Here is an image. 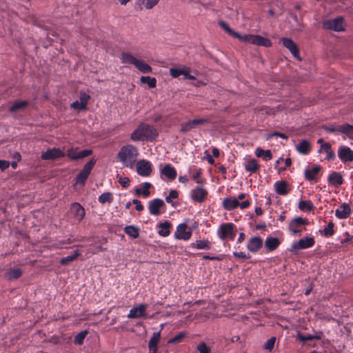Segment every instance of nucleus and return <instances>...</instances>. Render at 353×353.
I'll list each match as a JSON object with an SVG mask.
<instances>
[{
	"label": "nucleus",
	"mask_w": 353,
	"mask_h": 353,
	"mask_svg": "<svg viewBox=\"0 0 353 353\" xmlns=\"http://www.w3.org/2000/svg\"><path fill=\"white\" fill-rule=\"evenodd\" d=\"M92 153V150H83L78 152V157H75V158H79V159L85 158Z\"/></svg>",
	"instance_id": "obj_62"
},
{
	"label": "nucleus",
	"mask_w": 353,
	"mask_h": 353,
	"mask_svg": "<svg viewBox=\"0 0 353 353\" xmlns=\"http://www.w3.org/2000/svg\"><path fill=\"white\" fill-rule=\"evenodd\" d=\"M255 154L258 157H263L265 161L272 159V154L270 150H264L260 148H257Z\"/></svg>",
	"instance_id": "obj_41"
},
{
	"label": "nucleus",
	"mask_w": 353,
	"mask_h": 353,
	"mask_svg": "<svg viewBox=\"0 0 353 353\" xmlns=\"http://www.w3.org/2000/svg\"><path fill=\"white\" fill-rule=\"evenodd\" d=\"M112 195L110 192H104L101 194L98 198L99 202L103 204L106 202L110 203L112 201Z\"/></svg>",
	"instance_id": "obj_49"
},
{
	"label": "nucleus",
	"mask_w": 353,
	"mask_h": 353,
	"mask_svg": "<svg viewBox=\"0 0 353 353\" xmlns=\"http://www.w3.org/2000/svg\"><path fill=\"white\" fill-rule=\"evenodd\" d=\"M296 338L298 340H299L300 342L303 343V344H305L308 341H312V334H303L301 332H298L296 335Z\"/></svg>",
	"instance_id": "obj_51"
},
{
	"label": "nucleus",
	"mask_w": 353,
	"mask_h": 353,
	"mask_svg": "<svg viewBox=\"0 0 353 353\" xmlns=\"http://www.w3.org/2000/svg\"><path fill=\"white\" fill-rule=\"evenodd\" d=\"M338 157L343 163L353 161V150L348 146L341 145L338 150Z\"/></svg>",
	"instance_id": "obj_13"
},
{
	"label": "nucleus",
	"mask_w": 353,
	"mask_h": 353,
	"mask_svg": "<svg viewBox=\"0 0 353 353\" xmlns=\"http://www.w3.org/2000/svg\"><path fill=\"white\" fill-rule=\"evenodd\" d=\"M80 102L83 105H85L86 108H87V103H88V100L90 99V95H88V94H86L85 92H82L80 94Z\"/></svg>",
	"instance_id": "obj_60"
},
{
	"label": "nucleus",
	"mask_w": 353,
	"mask_h": 353,
	"mask_svg": "<svg viewBox=\"0 0 353 353\" xmlns=\"http://www.w3.org/2000/svg\"><path fill=\"white\" fill-rule=\"evenodd\" d=\"M280 241L276 237H267L265 246L269 251L275 250L280 245Z\"/></svg>",
	"instance_id": "obj_32"
},
{
	"label": "nucleus",
	"mask_w": 353,
	"mask_h": 353,
	"mask_svg": "<svg viewBox=\"0 0 353 353\" xmlns=\"http://www.w3.org/2000/svg\"><path fill=\"white\" fill-rule=\"evenodd\" d=\"M343 181V175L339 172L334 171L331 172L327 177L328 183L335 187L341 185Z\"/></svg>",
	"instance_id": "obj_22"
},
{
	"label": "nucleus",
	"mask_w": 353,
	"mask_h": 353,
	"mask_svg": "<svg viewBox=\"0 0 353 353\" xmlns=\"http://www.w3.org/2000/svg\"><path fill=\"white\" fill-rule=\"evenodd\" d=\"M138 60L139 59L129 52H123L121 54V63L125 64H132L135 66Z\"/></svg>",
	"instance_id": "obj_33"
},
{
	"label": "nucleus",
	"mask_w": 353,
	"mask_h": 353,
	"mask_svg": "<svg viewBox=\"0 0 353 353\" xmlns=\"http://www.w3.org/2000/svg\"><path fill=\"white\" fill-rule=\"evenodd\" d=\"M299 208L302 211H312L314 206L310 200H301L299 203Z\"/></svg>",
	"instance_id": "obj_40"
},
{
	"label": "nucleus",
	"mask_w": 353,
	"mask_h": 353,
	"mask_svg": "<svg viewBox=\"0 0 353 353\" xmlns=\"http://www.w3.org/2000/svg\"><path fill=\"white\" fill-rule=\"evenodd\" d=\"M263 246V239L260 236H253L247 242V249L251 252L256 253Z\"/></svg>",
	"instance_id": "obj_18"
},
{
	"label": "nucleus",
	"mask_w": 353,
	"mask_h": 353,
	"mask_svg": "<svg viewBox=\"0 0 353 353\" xmlns=\"http://www.w3.org/2000/svg\"><path fill=\"white\" fill-rule=\"evenodd\" d=\"M239 201L235 198H225L223 201V207L225 210H232L239 207Z\"/></svg>",
	"instance_id": "obj_30"
},
{
	"label": "nucleus",
	"mask_w": 353,
	"mask_h": 353,
	"mask_svg": "<svg viewBox=\"0 0 353 353\" xmlns=\"http://www.w3.org/2000/svg\"><path fill=\"white\" fill-rule=\"evenodd\" d=\"M296 151L301 154H307L311 151V145L306 139L301 140L296 147Z\"/></svg>",
	"instance_id": "obj_26"
},
{
	"label": "nucleus",
	"mask_w": 353,
	"mask_h": 353,
	"mask_svg": "<svg viewBox=\"0 0 353 353\" xmlns=\"http://www.w3.org/2000/svg\"><path fill=\"white\" fill-rule=\"evenodd\" d=\"M179 196V193L176 190H172L169 192V195L165 197V201L170 203L173 207H175V203L172 201V199H176Z\"/></svg>",
	"instance_id": "obj_48"
},
{
	"label": "nucleus",
	"mask_w": 353,
	"mask_h": 353,
	"mask_svg": "<svg viewBox=\"0 0 353 353\" xmlns=\"http://www.w3.org/2000/svg\"><path fill=\"white\" fill-rule=\"evenodd\" d=\"M192 234L191 228L185 223H182L176 226L174 236L178 240L188 241L190 239Z\"/></svg>",
	"instance_id": "obj_8"
},
{
	"label": "nucleus",
	"mask_w": 353,
	"mask_h": 353,
	"mask_svg": "<svg viewBox=\"0 0 353 353\" xmlns=\"http://www.w3.org/2000/svg\"><path fill=\"white\" fill-rule=\"evenodd\" d=\"M80 255V252L79 250H76L74 252V253L71 255L67 256L65 257H63L60 260V264L62 265H66L69 264L70 263L74 261L77 257Z\"/></svg>",
	"instance_id": "obj_42"
},
{
	"label": "nucleus",
	"mask_w": 353,
	"mask_h": 353,
	"mask_svg": "<svg viewBox=\"0 0 353 353\" xmlns=\"http://www.w3.org/2000/svg\"><path fill=\"white\" fill-rule=\"evenodd\" d=\"M165 207L164 201L161 199H154L148 202V210L150 214L158 216L162 214L161 208Z\"/></svg>",
	"instance_id": "obj_10"
},
{
	"label": "nucleus",
	"mask_w": 353,
	"mask_h": 353,
	"mask_svg": "<svg viewBox=\"0 0 353 353\" xmlns=\"http://www.w3.org/2000/svg\"><path fill=\"white\" fill-rule=\"evenodd\" d=\"M315 244L314 236H305L300 239L297 242L294 243L290 248V251L293 253H298L301 250H305L313 247Z\"/></svg>",
	"instance_id": "obj_6"
},
{
	"label": "nucleus",
	"mask_w": 353,
	"mask_h": 353,
	"mask_svg": "<svg viewBox=\"0 0 353 353\" xmlns=\"http://www.w3.org/2000/svg\"><path fill=\"white\" fill-rule=\"evenodd\" d=\"M96 163V160L94 159H90L88 162H87L81 170L82 172L88 174V175L90 174L94 165Z\"/></svg>",
	"instance_id": "obj_50"
},
{
	"label": "nucleus",
	"mask_w": 353,
	"mask_h": 353,
	"mask_svg": "<svg viewBox=\"0 0 353 353\" xmlns=\"http://www.w3.org/2000/svg\"><path fill=\"white\" fill-rule=\"evenodd\" d=\"M70 210L74 219L79 222L82 221L85 216V209L79 203H72L71 204Z\"/></svg>",
	"instance_id": "obj_17"
},
{
	"label": "nucleus",
	"mask_w": 353,
	"mask_h": 353,
	"mask_svg": "<svg viewBox=\"0 0 353 353\" xmlns=\"http://www.w3.org/2000/svg\"><path fill=\"white\" fill-rule=\"evenodd\" d=\"M236 225L233 223H225L220 225L217 235L219 238L222 240L233 241L236 236Z\"/></svg>",
	"instance_id": "obj_3"
},
{
	"label": "nucleus",
	"mask_w": 353,
	"mask_h": 353,
	"mask_svg": "<svg viewBox=\"0 0 353 353\" xmlns=\"http://www.w3.org/2000/svg\"><path fill=\"white\" fill-rule=\"evenodd\" d=\"M197 350L200 353H210V349L207 346L205 343H201L197 346Z\"/></svg>",
	"instance_id": "obj_59"
},
{
	"label": "nucleus",
	"mask_w": 353,
	"mask_h": 353,
	"mask_svg": "<svg viewBox=\"0 0 353 353\" xmlns=\"http://www.w3.org/2000/svg\"><path fill=\"white\" fill-rule=\"evenodd\" d=\"M274 186L276 192L279 195L285 196L289 193L288 183L285 181H278Z\"/></svg>",
	"instance_id": "obj_25"
},
{
	"label": "nucleus",
	"mask_w": 353,
	"mask_h": 353,
	"mask_svg": "<svg viewBox=\"0 0 353 353\" xmlns=\"http://www.w3.org/2000/svg\"><path fill=\"white\" fill-rule=\"evenodd\" d=\"M187 69L184 68H171L170 69V74L173 78H178L180 75H184Z\"/></svg>",
	"instance_id": "obj_47"
},
{
	"label": "nucleus",
	"mask_w": 353,
	"mask_h": 353,
	"mask_svg": "<svg viewBox=\"0 0 353 353\" xmlns=\"http://www.w3.org/2000/svg\"><path fill=\"white\" fill-rule=\"evenodd\" d=\"M201 170L199 169L192 174V179L199 184H203L205 183V180L201 177Z\"/></svg>",
	"instance_id": "obj_54"
},
{
	"label": "nucleus",
	"mask_w": 353,
	"mask_h": 353,
	"mask_svg": "<svg viewBox=\"0 0 353 353\" xmlns=\"http://www.w3.org/2000/svg\"><path fill=\"white\" fill-rule=\"evenodd\" d=\"M73 241H74L71 238H68L66 239L57 241L54 244V247L58 249H61L64 248L65 245L71 244Z\"/></svg>",
	"instance_id": "obj_55"
},
{
	"label": "nucleus",
	"mask_w": 353,
	"mask_h": 353,
	"mask_svg": "<svg viewBox=\"0 0 353 353\" xmlns=\"http://www.w3.org/2000/svg\"><path fill=\"white\" fill-rule=\"evenodd\" d=\"M185 332H179L175 336L170 339L168 340V343H178L181 342L183 339L185 337Z\"/></svg>",
	"instance_id": "obj_53"
},
{
	"label": "nucleus",
	"mask_w": 353,
	"mask_h": 353,
	"mask_svg": "<svg viewBox=\"0 0 353 353\" xmlns=\"http://www.w3.org/2000/svg\"><path fill=\"white\" fill-rule=\"evenodd\" d=\"M275 342H276V337L275 336L271 337L264 344L263 348L268 350L269 352H271L274 348Z\"/></svg>",
	"instance_id": "obj_56"
},
{
	"label": "nucleus",
	"mask_w": 353,
	"mask_h": 353,
	"mask_svg": "<svg viewBox=\"0 0 353 353\" xmlns=\"http://www.w3.org/2000/svg\"><path fill=\"white\" fill-rule=\"evenodd\" d=\"M334 223L330 221L327 225L322 231H321V234L325 237H330L333 236L334 234Z\"/></svg>",
	"instance_id": "obj_44"
},
{
	"label": "nucleus",
	"mask_w": 353,
	"mask_h": 353,
	"mask_svg": "<svg viewBox=\"0 0 353 353\" xmlns=\"http://www.w3.org/2000/svg\"><path fill=\"white\" fill-rule=\"evenodd\" d=\"M29 105V101L26 100L16 101L9 108L10 112H14L17 110H23Z\"/></svg>",
	"instance_id": "obj_35"
},
{
	"label": "nucleus",
	"mask_w": 353,
	"mask_h": 353,
	"mask_svg": "<svg viewBox=\"0 0 353 353\" xmlns=\"http://www.w3.org/2000/svg\"><path fill=\"white\" fill-rule=\"evenodd\" d=\"M281 43L285 48L290 50L294 58L298 60H301L299 48L292 39L283 38L281 39Z\"/></svg>",
	"instance_id": "obj_16"
},
{
	"label": "nucleus",
	"mask_w": 353,
	"mask_h": 353,
	"mask_svg": "<svg viewBox=\"0 0 353 353\" xmlns=\"http://www.w3.org/2000/svg\"><path fill=\"white\" fill-rule=\"evenodd\" d=\"M78 152H79L74 150L72 149H69L67 151L66 155L68 157H69L70 159H71L72 160H78L79 158H75V157H78Z\"/></svg>",
	"instance_id": "obj_61"
},
{
	"label": "nucleus",
	"mask_w": 353,
	"mask_h": 353,
	"mask_svg": "<svg viewBox=\"0 0 353 353\" xmlns=\"http://www.w3.org/2000/svg\"><path fill=\"white\" fill-rule=\"evenodd\" d=\"M88 176L89 175L88 174L81 170L80 172L76 176V183L84 185Z\"/></svg>",
	"instance_id": "obj_52"
},
{
	"label": "nucleus",
	"mask_w": 353,
	"mask_h": 353,
	"mask_svg": "<svg viewBox=\"0 0 353 353\" xmlns=\"http://www.w3.org/2000/svg\"><path fill=\"white\" fill-rule=\"evenodd\" d=\"M219 26L224 30L228 34H230L232 37H234V38L238 39L239 41H241V39L243 37V34H239V32L233 30L232 28H230L228 24L223 21H219Z\"/></svg>",
	"instance_id": "obj_27"
},
{
	"label": "nucleus",
	"mask_w": 353,
	"mask_h": 353,
	"mask_svg": "<svg viewBox=\"0 0 353 353\" xmlns=\"http://www.w3.org/2000/svg\"><path fill=\"white\" fill-rule=\"evenodd\" d=\"M323 129L327 132H339L345 134L350 139H353V125L345 123L341 125H325Z\"/></svg>",
	"instance_id": "obj_4"
},
{
	"label": "nucleus",
	"mask_w": 353,
	"mask_h": 353,
	"mask_svg": "<svg viewBox=\"0 0 353 353\" xmlns=\"http://www.w3.org/2000/svg\"><path fill=\"white\" fill-rule=\"evenodd\" d=\"M219 26L224 30L228 34H230L232 37H234V38L238 39L239 41H241V39L243 37V34H239V32L233 30L232 28H230L228 24L223 21H219Z\"/></svg>",
	"instance_id": "obj_28"
},
{
	"label": "nucleus",
	"mask_w": 353,
	"mask_h": 353,
	"mask_svg": "<svg viewBox=\"0 0 353 353\" xmlns=\"http://www.w3.org/2000/svg\"><path fill=\"white\" fill-rule=\"evenodd\" d=\"M241 41L258 46L270 47L272 46V42L268 38L255 34H243Z\"/></svg>",
	"instance_id": "obj_5"
},
{
	"label": "nucleus",
	"mask_w": 353,
	"mask_h": 353,
	"mask_svg": "<svg viewBox=\"0 0 353 353\" xmlns=\"http://www.w3.org/2000/svg\"><path fill=\"white\" fill-rule=\"evenodd\" d=\"M323 27L326 30L339 32L345 30V23L343 17H339L334 19L324 21Z\"/></svg>",
	"instance_id": "obj_9"
},
{
	"label": "nucleus",
	"mask_w": 353,
	"mask_h": 353,
	"mask_svg": "<svg viewBox=\"0 0 353 353\" xmlns=\"http://www.w3.org/2000/svg\"><path fill=\"white\" fill-rule=\"evenodd\" d=\"M65 157V153L59 148H53L47 150L46 152L41 154V158L43 160H55Z\"/></svg>",
	"instance_id": "obj_15"
},
{
	"label": "nucleus",
	"mask_w": 353,
	"mask_h": 353,
	"mask_svg": "<svg viewBox=\"0 0 353 353\" xmlns=\"http://www.w3.org/2000/svg\"><path fill=\"white\" fill-rule=\"evenodd\" d=\"M308 224V220L301 217L294 218L289 223L288 230L294 235H301L304 225Z\"/></svg>",
	"instance_id": "obj_7"
},
{
	"label": "nucleus",
	"mask_w": 353,
	"mask_h": 353,
	"mask_svg": "<svg viewBox=\"0 0 353 353\" xmlns=\"http://www.w3.org/2000/svg\"><path fill=\"white\" fill-rule=\"evenodd\" d=\"M70 108L74 110H85L87 108L83 105L80 101H75L70 104Z\"/></svg>",
	"instance_id": "obj_58"
},
{
	"label": "nucleus",
	"mask_w": 353,
	"mask_h": 353,
	"mask_svg": "<svg viewBox=\"0 0 353 353\" xmlns=\"http://www.w3.org/2000/svg\"><path fill=\"white\" fill-rule=\"evenodd\" d=\"M124 232L127 235L133 239H137L139 236V228L132 225L125 226Z\"/></svg>",
	"instance_id": "obj_38"
},
{
	"label": "nucleus",
	"mask_w": 353,
	"mask_h": 353,
	"mask_svg": "<svg viewBox=\"0 0 353 353\" xmlns=\"http://www.w3.org/2000/svg\"><path fill=\"white\" fill-rule=\"evenodd\" d=\"M140 81L142 83L148 84L150 88H154L157 86V79L154 77L143 76L141 77Z\"/></svg>",
	"instance_id": "obj_45"
},
{
	"label": "nucleus",
	"mask_w": 353,
	"mask_h": 353,
	"mask_svg": "<svg viewBox=\"0 0 353 353\" xmlns=\"http://www.w3.org/2000/svg\"><path fill=\"white\" fill-rule=\"evenodd\" d=\"M326 152L325 159L327 161H332V160H334L336 158L335 153L332 150V145L330 143H328V142L323 143L322 145H321V148H320V149L319 150V152L321 153V152Z\"/></svg>",
	"instance_id": "obj_24"
},
{
	"label": "nucleus",
	"mask_w": 353,
	"mask_h": 353,
	"mask_svg": "<svg viewBox=\"0 0 353 353\" xmlns=\"http://www.w3.org/2000/svg\"><path fill=\"white\" fill-rule=\"evenodd\" d=\"M152 187V184L149 182H145L141 184V188H137L135 190V194L137 196L142 195L144 198H148L150 195L149 189Z\"/></svg>",
	"instance_id": "obj_29"
},
{
	"label": "nucleus",
	"mask_w": 353,
	"mask_h": 353,
	"mask_svg": "<svg viewBox=\"0 0 353 353\" xmlns=\"http://www.w3.org/2000/svg\"><path fill=\"white\" fill-rule=\"evenodd\" d=\"M208 122L209 119L205 118L190 120L181 125L180 132L181 133H185L192 129L196 128L199 125H203Z\"/></svg>",
	"instance_id": "obj_12"
},
{
	"label": "nucleus",
	"mask_w": 353,
	"mask_h": 353,
	"mask_svg": "<svg viewBox=\"0 0 353 353\" xmlns=\"http://www.w3.org/2000/svg\"><path fill=\"white\" fill-rule=\"evenodd\" d=\"M208 195V191L200 187L196 186L194 189L191 191L192 199L196 202L202 203L205 201Z\"/></svg>",
	"instance_id": "obj_19"
},
{
	"label": "nucleus",
	"mask_w": 353,
	"mask_h": 353,
	"mask_svg": "<svg viewBox=\"0 0 353 353\" xmlns=\"http://www.w3.org/2000/svg\"><path fill=\"white\" fill-rule=\"evenodd\" d=\"M138 148L133 145L127 144L121 148L117 155V159L125 168H133L139 156Z\"/></svg>",
	"instance_id": "obj_1"
},
{
	"label": "nucleus",
	"mask_w": 353,
	"mask_h": 353,
	"mask_svg": "<svg viewBox=\"0 0 353 353\" xmlns=\"http://www.w3.org/2000/svg\"><path fill=\"white\" fill-rule=\"evenodd\" d=\"M5 275L8 280H16L20 278L22 275V270L20 268H10L7 270Z\"/></svg>",
	"instance_id": "obj_34"
},
{
	"label": "nucleus",
	"mask_w": 353,
	"mask_h": 353,
	"mask_svg": "<svg viewBox=\"0 0 353 353\" xmlns=\"http://www.w3.org/2000/svg\"><path fill=\"white\" fill-rule=\"evenodd\" d=\"M159 230L158 234L161 236H168L170 234V228H172V224L166 221L163 223H161L158 225Z\"/></svg>",
	"instance_id": "obj_31"
},
{
	"label": "nucleus",
	"mask_w": 353,
	"mask_h": 353,
	"mask_svg": "<svg viewBox=\"0 0 353 353\" xmlns=\"http://www.w3.org/2000/svg\"><path fill=\"white\" fill-rule=\"evenodd\" d=\"M119 182L123 188H128L130 185V179L128 177H120Z\"/></svg>",
	"instance_id": "obj_63"
},
{
	"label": "nucleus",
	"mask_w": 353,
	"mask_h": 353,
	"mask_svg": "<svg viewBox=\"0 0 353 353\" xmlns=\"http://www.w3.org/2000/svg\"><path fill=\"white\" fill-rule=\"evenodd\" d=\"M245 169L250 173H255L259 169V165L254 159H249L245 164Z\"/></svg>",
	"instance_id": "obj_37"
},
{
	"label": "nucleus",
	"mask_w": 353,
	"mask_h": 353,
	"mask_svg": "<svg viewBox=\"0 0 353 353\" xmlns=\"http://www.w3.org/2000/svg\"><path fill=\"white\" fill-rule=\"evenodd\" d=\"M190 247L198 250H210L211 243L208 240H198L195 243H191Z\"/></svg>",
	"instance_id": "obj_36"
},
{
	"label": "nucleus",
	"mask_w": 353,
	"mask_h": 353,
	"mask_svg": "<svg viewBox=\"0 0 353 353\" xmlns=\"http://www.w3.org/2000/svg\"><path fill=\"white\" fill-rule=\"evenodd\" d=\"M135 67L144 74L150 73L152 72L151 66L141 60H138Z\"/></svg>",
	"instance_id": "obj_39"
},
{
	"label": "nucleus",
	"mask_w": 353,
	"mask_h": 353,
	"mask_svg": "<svg viewBox=\"0 0 353 353\" xmlns=\"http://www.w3.org/2000/svg\"><path fill=\"white\" fill-rule=\"evenodd\" d=\"M158 132L156 129L147 123H141L137 128L134 130L130 136L134 141H150L156 139L158 137Z\"/></svg>",
	"instance_id": "obj_2"
},
{
	"label": "nucleus",
	"mask_w": 353,
	"mask_h": 353,
	"mask_svg": "<svg viewBox=\"0 0 353 353\" xmlns=\"http://www.w3.org/2000/svg\"><path fill=\"white\" fill-rule=\"evenodd\" d=\"M146 309V304H139L137 307H132L127 316L129 319L148 318Z\"/></svg>",
	"instance_id": "obj_14"
},
{
	"label": "nucleus",
	"mask_w": 353,
	"mask_h": 353,
	"mask_svg": "<svg viewBox=\"0 0 353 353\" xmlns=\"http://www.w3.org/2000/svg\"><path fill=\"white\" fill-rule=\"evenodd\" d=\"M88 332L87 330H83L80 332H79L74 339V343L75 345H82L85 338L86 337Z\"/></svg>",
	"instance_id": "obj_46"
},
{
	"label": "nucleus",
	"mask_w": 353,
	"mask_h": 353,
	"mask_svg": "<svg viewBox=\"0 0 353 353\" xmlns=\"http://www.w3.org/2000/svg\"><path fill=\"white\" fill-rule=\"evenodd\" d=\"M159 0H146L145 3V7L147 9L153 8L158 3Z\"/></svg>",
	"instance_id": "obj_64"
},
{
	"label": "nucleus",
	"mask_w": 353,
	"mask_h": 353,
	"mask_svg": "<svg viewBox=\"0 0 353 353\" xmlns=\"http://www.w3.org/2000/svg\"><path fill=\"white\" fill-rule=\"evenodd\" d=\"M350 205L347 203H342L335 211L336 216L339 219H345L351 214Z\"/></svg>",
	"instance_id": "obj_20"
},
{
	"label": "nucleus",
	"mask_w": 353,
	"mask_h": 353,
	"mask_svg": "<svg viewBox=\"0 0 353 353\" xmlns=\"http://www.w3.org/2000/svg\"><path fill=\"white\" fill-rule=\"evenodd\" d=\"M161 174L164 175L169 181H173L176 177V170L171 164H166L161 170Z\"/></svg>",
	"instance_id": "obj_23"
},
{
	"label": "nucleus",
	"mask_w": 353,
	"mask_h": 353,
	"mask_svg": "<svg viewBox=\"0 0 353 353\" xmlns=\"http://www.w3.org/2000/svg\"><path fill=\"white\" fill-rule=\"evenodd\" d=\"M160 339H161V332H160L153 333L152 336L151 337V339H150L149 343H148L149 349L158 347V343L159 342Z\"/></svg>",
	"instance_id": "obj_43"
},
{
	"label": "nucleus",
	"mask_w": 353,
	"mask_h": 353,
	"mask_svg": "<svg viewBox=\"0 0 353 353\" xmlns=\"http://www.w3.org/2000/svg\"><path fill=\"white\" fill-rule=\"evenodd\" d=\"M137 172L139 175L148 176L152 172V163L147 160L142 159L136 162Z\"/></svg>",
	"instance_id": "obj_11"
},
{
	"label": "nucleus",
	"mask_w": 353,
	"mask_h": 353,
	"mask_svg": "<svg viewBox=\"0 0 353 353\" xmlns=\"http://www.w3.org/2000/svg\"><path fill=\"white\" fill-rule=\"evenodd\" d=\"M273 137H281L283 139H288V137L284 134V133H281V132H274L272 133H270V134H268L266 135V140H269L270 139H272Z\"/></svg>",
	"instance_id": "obj_57"
},
{
	"label": "nucleus",
	"mask_w": 353,
	"mask_h": 353,
	"mask_svg": "<svg viewBox=\"0 0 353 353\" xmlns=\"http://www.w3.org/2000/svg\"><path fill=\"white\" fill-rule=\"evenodd\" d=\"M320 165H314L311 169H306L305 170V179L308 181H317V175L321 170Z\"/></svg>",
	"instance_id": "obj_21"
}]
</instances>
